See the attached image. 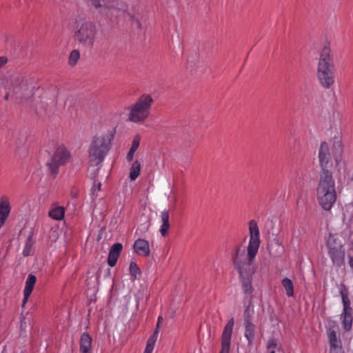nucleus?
<instances>
[{
  "mask_svg": "<svg viewBox=\"0 0 353 353\" xmlns=\"http://www.w3.org/2000/svg\"><path fill=\"white\" fill-rule=\"evenodd\" d=\"M261 244L259 229L256 222L251 220L249 222V242L245 253V248L239 245L235 247L232 254V260L234 268L238 272L243 292L245 294L252 293V281L256 272V267L252 264Z\"/></svg>",
  "mask_w": 353,
  "mask_h": 353,
  "instance_id": "obj_1",
  "label": "nucleus"
},
{
  "mask_svg": "<svg viewBox=\"0 0 353 353\" xmlns=\"http://www.w3.org/2000/svg\"><path fill=\"white\" fill-rule=\"evenodd\" d=\"M1 87L6 90V100L12 99L20 104H29L36 90L33 80L20 74L6 78Z\"/></svg>",
  "mask_w": 353,
  "mask_h": 353,
  "instance_id": "obj_2",
  "label": "nucleus"
},
{
  "mask_svg": "<svg viewBox=\"0 0 353 353\" xmlns=\"http://www.w3.org/2000/svg\"><path fill=\"white\" fill-rule=\"evenodd\" d=\"M1 87L6 90V100L12 99L20 104H29L36 90L33 80L20 74L6 78Z\"/></svg>",
  "mask_w": 353,
  "mask_h": 353,
  "instance_id": "obj_3",
  "label": "nucleus"
},
{
  "mask_svg": "<svg viewBox=\"0 0 353 353\" xmlns=\"http://www.w3.org/2000/svg\"><path fill=\"white\" fill-rule=\"evenodd\" d=\"M316 191L319 205L324 210H330L336 203L337 195L335 181L328 170L321 171Z\"/></svg>",
  "mask_w": 353,
  "mask_h": 353,
  "instance_id": "obj_4",
  "label": "nucleus"
},
{
  "mask_svg": "<svg viewBox=\"0 0 353 353\" xmlns=\"http://www.w3.org/2000/svg\"><path fill=\"white\" fill-rule=\"evenodd\" d=\"M97 28L92 21L80 17L75 19L73 37L80 47L85 49L92 48L97 40Z\"/></svg>",
  "mask_w": 353,
  "mask_h": 353,
  "instance_id": "obj_5",
  "label": "nucleus"
},
{
  "mask_svg": "<svg viewBox=\"0 0 353 353\" xmlns=\"http://www.w3.org/2000/svg\"><path fill=\"white\" fill-rule=\"evenodd\" d=\"M316 77L319 84L330 89L335 83V70L331 49L325 46L321 51L316 68Z\"/></svg>",
  "mask_w": 353,
  "mask_h": 353,
  "instance_id": "obj_6",
  "label": "nucleus"
},
{
  "mask_svg": "<svg viewBox=\"0 0 353 353\" xmlns=\"http://www.w3.org/2000/svg\"><path fill=\"white\" fill-rule=\"evenodd\" d=\"M154 99L150 94H143L126 108L127 120L137 125L143 124L149 118Z\"/></svg>",
  "mask_w": 353,
  "mask_h": 353,
  "instance_id": "obj_7",
  "label": "nucleus"
},
{
  "mask_svg": "<svg viewBox=\"0 0 353 353\" xmlns=\"http://www.w3.org/2000/svg\"><path fill=\"white\" fill-rule=\"evenodd\" d=\"M111 148V139L101 134L93 137L88 149V163L90 166L97 167L104 161Z\"/></svg>",
  "mask_w": 353,
  "mask_h": 353,
  "instance_id": "obj_8",
  "label": "nucleus"
},
{
  "mask_svg": "<svg viewBox=\"0 0 353 353\" xmlns=\"http://www.w3.org/2000/svg\"><path fill=\"white\" fill-rule=\"evenodd\" d=\"M328 255L334 265L340 267L345 263V248L338 234L329 232L324 236Z\"/></svg>",
  "mask_w": 353,
  "mask_h": 353,
  "instance_id": "obj_9",
  "label": "nucleus"
},
{
  "mask_svg": "<svg viewBox=\"0 0 353 353\" xmlns=\"http://www.w3.org/2000/svg\"><path fill=\"white\" fill-rule=\"evenodd\" d=\"M33 103L30 104L34 108L37 114L39 116L48 115L52 112L55 106L54 99L48 93L42 92L34 95Z\"/></svg>",
  "mask_w": 353,
  "mask_h": 353,
  "instance_id": "obj_10",
  "label": "nucleus"
},
{
  "mask_svg": "<svg viewBox=\"0 0 353 353\" xmlns=\"http://www.w3.org/2000/svg\"><path fill=\"white\" fill-rule=\"evenodd\" d=\"M91 4L96 8H101L110 18H119L128 14L121 9L117 0H90Z\"/></svg>",
  "mask_w": 353,
  "mask_h": 353,
  "instance_id": "obj_11",
  "label": "nucleus"
},
{
  "mask_svg": "<svg viewBox=\"0 0 353 353\" xmlns=\"http://www.w3.org/2000/svg\"><path fill=\"white\" fill-rule=\"evenodd\" d=\"M70 158L71 154L68 149L63 145L59 146L47 163V166L52 174H57L59 168L67 163Z\"/></svg>",
  "mask_w": 353,
  "mask_h": 353,
  "instance_id": "obj_12",
  "label": "nucleus"
},
{
  "mask_svg": "<svg viewBox=\"0 0 353 353\" xmlns=\"http://www.w3.org/2000/svg\"><path fill=\"white\" fill-rule=\"evenodd\" d=\"M234 320L231 318L225 325L221 335V350L220 353H229Z\"/></svg>",
  "mask_w": 353,
  "mask_h": 353,
  "instance_id": "obj_13",
  "label": "nucleus"
},
{
  "mask_svg": "<svg viewBox=\"0 0 353 353\" xmlns=\"http://www.w3.org/2000/svg\"><path fill=\"white\" fill-rule=\"evenodd\" d=\"M319 160L321 171L327 170V165L330 160V153L328 144L326 142L321 143L319 151Z\"/></svg>",
  "mask_w": 353,
  "mask_h": 353,
  "instance_id": "obj_14",
  "label": "nucleus"
},
{
  "mask_svg": "<svg viewBox=\"0 0 353 353\" xmlns=\"http://www.w3.org/2000/svg\"><path fill=\"white\" fill-rule=\"evenodd\" d=\"M10 212L9 198L6 196H1L0 199V228L4 224Z\"/></svg>",
  "mask_w": 353,
  "mask_h": 353,
  "instance_id": "obj_15",
  "label": "nucleus"
},
{
  "mask_svg": "<svg viewBox=\"0 0 353 353\" xmlns=\"http://www.w3.org/2000/svg\"><path fill=\"white\" fill-rule=\"evenodd\" d=\"M133 248L138 255L149 256L150 254L149 243L143 239H138L136 240L134 243Z\"/></svg>",
  "mask_w": 353,
  "mask_h": 353,
  "instance_id": "obj_16",
  "label": "nucleus"
},
{
  "mask_svg": "<svg viewBox=\"0 0 353 353\" xmlns=\"http://www.w3.org/2000/svg\"><path fill=\"white\" fill-rule=\"evenodd\" d=\"M122 248V244L120 243H114L110 248L108 258V263L110 267L116 265Z\"/></svg>",
  "mask_w": 353,
  "mask_h": 353,
  "instance_id": "obj_17",
  "label": "nucleus"
},
{
  "mask_svg": "<svg viewBox=\"0 0 353 353\" xmlns=\"http://www.w3.org/2000/svg\"><path fill=\"white\" fill-rule=\"evenodd\" d=\"M343 327L345 331H350L352 326L353 318L352 316V308L350 306L343 307V312L341 314Z\"/></svg>",
  "mask_w": 353,
  "mask_h": 353,
  "instance_id": "obj_18",
  "label": "nucleus"
},
{
  "mask_svg": "<svg viewBox=\"0 0 353 353\" xmlns=\"http://www.w3.org/2000/svg\"><path fill=\"white\" fill-rule=\"evenodd\" d=\"M65 209L63 206L52 205L48 212V216L53 220L61 221L65 216Z\"/></svg>",
  "mask_w": 353,
  "mask_h": 353,
  "instance_id": "obj_19",
  "label": "nucleus"
},
{
  "mask_svg": "<svg viewBox=\"0 0 353 353\" xmlns=\"http://www.w3.org/2000/svg\"><path fill=\"white\" fill-rule=\"evenodd\" d=\"M80 353H90L92 339L89 334L84 332L80 339Z\"/></svg>",
  "mask_w": 353,
  "mask_h": 353,
  "instance_id": "obj_20",
  "label": "nucleus"
},
{
  "mask_svg": "<svg viewBox=\"0 0 353 353\" xmlns=\"http://www.w3.org/2000/svg\"><path fill=\"white\" fill-rule=\"evenodd\" d=\"M245 332L244 336L248 340V345H252L255 339L256 325L252 321L243 322Z\"/></svg>",
  "mask_w": 353,
  "mask_h": 353,
  "instance_id": "obj_21",
  "label": "nucleus"
},
{
  "mask_svg": "<svg viewBox=\"0 0 353 353\" xmlns=\"http://www.w3.org/2000/svg\"><path fill=\"white\" fill-rule=\"evenodd\" d=\"M161 225L159 229V232L161 235L165 236L168 234V231L170 228L169 223V212L167 210H164L161 212Z\"/></svg>",
  "mask_w": 353,
  "mask_h": 353,
  "instance_id": "obj_22",
  "label": "nucleus"
},
{
  "mask_svg": "<svg viewBox=\"0 0 353 353\" xmlns=\"http://www.w3.org/2000/svg\"><path fill=\"white\" fill-rule=\"evenodd\" d=\"M328 339L330 348L342 347L340 337L336 334V332L334 330L329 331Z\"/></svg>",
  "mask_w": 353,
  "mask_h": 353,
  "instance_id": "obj_23",
  "label": "nucleus"
},
{
  "mask_svg": "<svg viewBox=\"0 0 353 353\" xmlns=\"http://www.w3.org/2000/svg\"><path fill=\"white\" fill-rule=\"evenodd\" d=\"M140 141H141V137L139 136H136L133 139L131 148L126 156V159L128 161H131L133 159L134 153L139 146Z\"/></svg>",
  "mask_w": 353,
  "mask_h": 353,
  "instance_id": "obj_24",
  "label": "nucleus"
},
{
  "mask_svg": "<svg viewBox=\"0 0 353 353\" xmlns=\"http://www.w3.org/2000/svg\"><path fill=\"white\" fill-rule=\"evenodd\" d=\"M283 246L279 241L272 243L269 247V253L270 255L276 257L280 256L283 252Z\"/></svg>",
  "mask_w": 353,
  "mask_h": 353,
  "instance_id": "obj_25",
  "label": "nucleus"
},
{
  "mask_svg": "<svg viewBox=\"0 0 353 353\" xmlns=\"http://www.w3.org/2000/svg\"><path fill=\"white\" fill-rule=\"evenodd\" d=\"M158 335H159V331L155 330L153 335L148 339L144 352H145V353H152V352L154 347L155 343L158 338Z\"/></svg>",
  "mask_w": 353,
  "mask_h": 353,
  "instance_id": "obj_26",
  "label": "nucleus"
},
{
  "mask_svg": "<svg viewBox=\"0 0 353 353\" xmlns=\"http://www.w3.org/2000/svg\"><path fill=\"white\" fill-rule=\"evenodd\" d=\"M36 277L33 274H29L28 276L23 290V292H26L27 295L32 293L36 283Z\"/></svg>",
  "mask_w": 353,
  "mask_h": 353,
  "instance_id": "obj_27",
  "label": "nucleus"
},
{
  "mask_svg": "<svg viewBox=\"0 0 353 353\" xmlns=\"http://www.w3.org/2000/svg\"><path fill=\"white\" fill-rule=\"evenodd\" d=\"M141 163L138 161H135L130 170V178L132 181H134L140 174Z\"/></svg>",
  "mask_w": 353,
  "mask_h": 353,
  "instance_id": "obj_28",
  "label": "nucleus"
},
{
  "mask_svg": "<svg viewBox=\"0 0 353 353\" xmlns=\"http://www.w3.org/2000/svg\"><path fill=\"white\" fill-rule=\"evenodd\" d=\"M282 285L286 292V294L289 297L294 296V285L291 279L284 278L282 280Z\"/></svg>",
  "mask_w": 353,
  "mask_h": 353,
  "instance_id": "obj_29",
  "label": "nucleus"
},
{
  "mask_svg": "<svg viewBox=\"0 0 353 353\" xmlns=\"http://www.w3.org/2000/svg\"><path fill=\"white\" fill-rule=\"evenodd\" d=\"M254 313V305L249 303L243 312V322L252 321L253 315Z\"/></svg>",
  "mask_w": 353,
  "mask_h": 353,
  "instance_id": "obj_30",
  "label": "nucleus"
},
{
  "mask_svg": "<svg viewBox=\"0 0 353 353\" xmlns=\"http://www.w3.org/2000/svg\"><path fill=\"white\" fill-rule=\"evenodd\" d=\"M340 294L341 296L343 307L350 306V301L348 299L347 290L345 285L343 283L340 285Z\"/></svg>",
  "mask_w": 353,
  "mask_h": 353,
  "instance_id": "obj_31",
  "label": "nucleus"
},
{
  "mask_svg": "<svg viewBox=\"0 0 353 353\" xmlns=\"http://www.w3.org/2000/svg\"><path fill=\"white\" fill-rule=\"evenodd\" d=\"M80 58V53L78 50H72L69 56L68 63L71 66H74Z\"/></svg>",
  "mask_w": 353,
  "mask_h": 353,
  "instance_id": "obj_32",
  "label": "nucleus"
},
{
  "mask_svg": "<svg viewBox=\"0 0 353 353\" xmlns=\"http://www.w3.org/2000/svg\"><path fill=\"white\" fill-rule=\"evenodd\" d=\"M130 272L134 279L137 278V274L141 273L140 269L138 267L137 264L134 262H131L130 264Z\"/></svg>",
  "mask_w": 353,
  "mask_h": 353,
  "instance_id": "obj_33",
  "label": "nucleus"
},
{
  "mask_svg": "<svg viewBox=\"0 0 353 353\" xmlns=\"http://www.w3.org/2000/svg\"><path fill=\"white\" fill-rule=\"evenodd\" d=\"M277 348V343L274 339H270L267 343V350L269 353H275Z\"/></svg>",
  "mask_w": 353,
  "mask_h": 353,
  "instance_id": "obj_34",
  "label": "nucleus"
},
{
  "mask_svg": "<svg viewBox=\"0 0 353 353\" xmlns=\"http://www.w3.org/2000/svg\"><path fill=\"white\" fill-rule=\"evenodd\" d=\"M32 251V245L30 243V241L29 240L25 245V247L23 250V254L24 256H28L30 254Z\"/></svg>",
  "mask_w": 353,
  "mask_h": 353,
  "instance_id": "obj_35",
  "label": "nucleus"
},
{
  "mask_svg": "<svg viewBox=\"0 0 353 353\" xmlns=\"http://www.w3.org/2000/svg\"><path fill=\"white\" fill-rule=\"evenodd\" d=\"M101 182L94 181V185L91 189L92 193L94 194L95 191H99L101 190Z\"/></svg>",
  "mask_w": 353,
  "mask_h": 353,
  "instance_id": "obj_36",
  "label": "nucleus"
},
{
  "mask_svg": "<svg viewBox=\"0 0 353 353\" xmlns=\"http://www.w3.org/2000/svg\"><path fill=\"white\" fill-rule=\"evenodd\" d=\"M8 62V59L6 57H0V68H1Z\"/></svg>",
  "mask_w": 353,
  "mask_h": 353,
  "instance_id": "obj_37",
  "label": "nucleus"
},
{
  "mask_svg": "<svg viewBox=\"0 0 353 353\" xmlns=\"http://www.w3.org/2000/svg\"><path fill=\"white\" fill-rule=\"evenodd\" d=\"M330 353H343L342 347L330 348Z\"/></svg>",
  "mask_w": 353,
  "mask_h": 353,
  "instance_id": "obj_38",
  "label": "nucleus"
},
{
  "mask_svg": "<svg viewBox=\"0 0 353 353\" xmlns=\"http://www.w3.org/2000/svg\"><path fill=\"white\" fill-rule=\"evenodd\" d=\"M30 295V294L27 295L26 292H23V303H22V307H24V305L27 303Z\"/></svg>",
  "mask_w": 353,
  "mask_h": 353,
  "instance_id": "obj_39",
  "label": "nucleus"
},
{
  "mask_svg": "<svg viewBox=\"0 0 353 353\" xmlns=\"http://www.w3.org/2000/svg\"><path fill=\"white\" fill-rule=\"evenodd\" d=\"M162 321H163V318L161 316H159L157 324V328H156V330H158L159 332V328H160V324Z\"/></svg>",
  "mask_w": 353,
  "mask_h": 353,
  "instance_id": "obj_40",
  "label": "nucleus"
}]
</instances>
